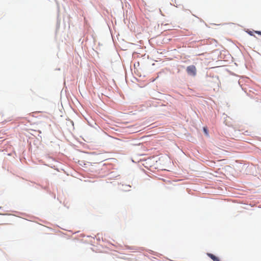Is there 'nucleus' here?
<instances>
[{"mask_svg":"<svg viewBox=\"0 0 261 261\" xmlns=\"http://www.w3.org/2000/svg\"><path fill=\"white\" fill-rule=\"evenodd\" d=\"M186 71L188 75L192 76H195L197 73V69L195 66L192 65L187 67Z\"/></svg>","mask_w":261,"mask_h":261,"instance_id":"obj_1","label":"nucleus"},{"mask_svg":"<svg viewBox=\"0 0 261 261\" xmlns=\"http://www.w3.org/2000/svg\"><path fill=\"white\" fill-rule=\"evenodd\" d=\"M207 255L212 259L213 261H220L219 258L211 253H207Z\"/></svg>","mask_w":261,"mask_h":261,"instance_id":"obj_2","label":"nucleus"},{"mask_svg":"<svg viewBox=\"0 0 261 261\" xmlns=\"http://www.w3.org/2000/svg\"><path fill=\"white\" fill-rule=\"evenodd\" d=\"M203 130H204V133L205 134V135L206 136H208V130L206 128V127H203Z\"/></svg>","mask_w":261,"mask_h":261,"instance_id":"obj_3","label":"nucleus"},{"mask_svg":"<svg viewBox=\"0 0 261 261\" xmlns=\"http://www.w3.org/2000/svg\"><path fill=\"white\" fill-rule=\"evenodd\" d=\"M256 33L258 34L261 35V32L256 31Z\"/></svg>","mask_w":261,"mask_h":261,"instance_id":"obj_4","label":"nucleus"}]
</instances>
